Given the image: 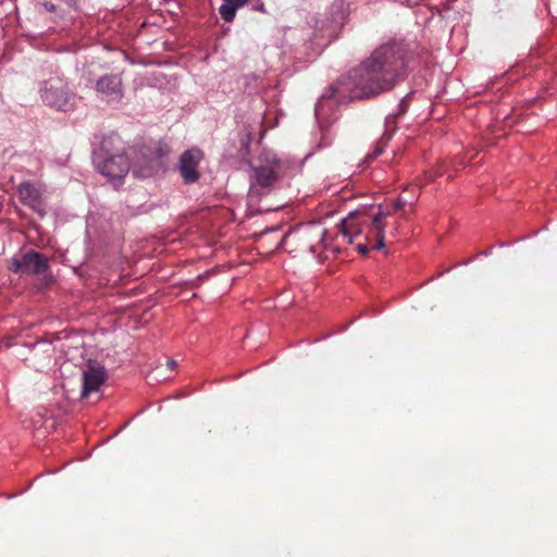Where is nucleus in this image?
I'll use <instances>...</instances> for the list:
<instances>
[{"mask_svg":"<svg viewBox=\"0 0 557 557\" xmlns=\"http://www.w3.org/2000/svg\"><path fill=\"white\" fill-rule=\"evenodd\" d=\"M407 65L408 50L405 45H381L342 78L336 90L348 92L350 99L377 96L389 91L405 78Z\"/></svg>","mask_w":557,"mask_h":557,"instance_id":"f257e3e1","label":"nucleus"},{"mask_svg":"<svg viewBox=\"0 0 557 557\" xmlns=\"http://www.w3.org/2000/svg\"><path fill=\"white\" fill-rule=\"evenodd\" d=\"M389 212L381 208L376 212H354L344 219L339 225L338 235L348 244H356L361 255H367L369 247L380 250L384 247L385 219Z\"/></svg>","mask_w":557,"mask_h":557,"instance_id":"f03ea898","label":"nucleus"},{"mask_svg":"<svg viewBox=\"0 0 557 557\" xmlns=\"http://www.w3.org/2000/svg\"><path fill=\"white\" fill-rule=\"evenodd\" d=\"M285 170V162L275 154L267 153L259 160V164L251 168L249 201L257 202L269 195L277 185Z\"/></svg>","mask_w":557,"mask_h":557,"instance_id":"7ed1b4c3","label":"nucleus"},{"mask_svg":"<svg viewBox=\"0 0 557 557\" xmlns=\"http://www.w3.org/2000/svg\"><path fill=\"white\" fill-rule=\"evenodd\" d=\"M73 97L62 77L51 76L44 82L41 99L47 106L58 110H66Z\"/></svg>","mask_w":557,"mask_h":557,"instance_id":"20e7f679","label":"nucleus"},{"mask_svg":"<svg viewBox=\"0 0 557 557\" xmlns=\"http://www.w3.org/2000/svg\"><path fill=\"white\" fill-rule=\"evenodd\" d=\"M202 159L203 152L198 148L188 149L181 154L177 170L185 184H194L199 181V165Z\"/></svg>","mask_w":557,"mask_h":557,"instance_id":"39448f33","label":"nucleus"},{"mask_svg":"<svg viewBox=\"0 0 557 557\" xmlns=\"http://www.w3.org/2000/svg\"><path fill=\"white\" fill-rule=\"evenodd\" d=\"M11 271L21 275L41 274L48 269V259L34 250L24 253L21 258H14Z\"/></svg>","mask_w":557,"mask_h":557,"instance_id":"423d86ee","label":"nucleus"},{"mask_svg":"<svg viewBox=\"0 0 557 557\" xmlns=\"http://www.w3.org/2000/svg\"><path fill=\"white\" fill-rule=\"evenodd\" d=\"M97 96L107 102L120 101L123 98V79L119 74H106L96 81Z\"/></svg>","mask_w":557,"mask_h":557,"instance_id":"0eeeda50","label":"nucleus"},{"mask_svg":"<svg viewBox=\"0 0 557 557\" xmlns=\"http://www.w3.org/2000/svg\"><path fill=\"white\" fill-rule=\"evenodd\" d=\"M107 380V372L103 366L97 361L89 360L83 372L82 397H87L90 393L97 392Z\"/></svg>","mask_w":557,"mask_h":557,"instance_id":"6e6552de","label":"nucleus"},{"mask_svg":"<svg viewBox=\"0 0 557 557\" xmlns=\"http://www.w3.org/2000/svg\"><path fill=\"white\" fill-rule=\"evenodd\" d=\"M98 169L103 176L120 181L129 171V160L124 153L114 154L99 163Z\"/></svg>","mask_w":557,"mask_h":557,"instance_id":"1a4fd4ad","label":"nucleus"},{"mask_svg":"<svg viewBox=\"0 0 557 557\" xmlns=\"http://www.w3.org/2000/svg\"><path fill=\"white\" fill-rule=\"evenodd\" d=\"M18 194L21 201L30 207L34 211L38 212L41 216L45 215V208L42 195L38 187L29 182L21 183L18 186Z\"/></svg>","mask_w":557,"mask_h":557,"instance_id":"9d476101","label":"nucleus"},{"mask_svg":"<svg viewBox=\"0 0 557 557\" xmlns=\"http://www.w3.org/2000/svg\"><path fill=\"white\" fill-rule=\"evenodd\" d=\"M244 5H237L235 2H225L219 9L221 17L225 22H232L235 18L236 10L243 8Z\"/></svg>","mask_w":557,"mask_h":557,"instance_id":"9b49d317","label":"nucleus"},{"mask_svg":"<svg viewBox=\"0 0 557 557\" xmlns=\"http://www.w3.org/2000/svg\"><path fill=\"white\" fill-rule=\"evenodd\" d=\"M385 147H386V141H385V140H383V139L379 140V141L376 143V145H375V148H374V150H373V153L368 154V158H369V159H374V158H376L377 156L382 154V153H383V151H384V149H385Z\"/></svg>","mask_w":557,"mask_h":557,"instance_id":"f8f14e48","label":"nucleus"},{"mask_svg":"<svg viewBox=\"0 0 557 557\" xmlns=\"http://www.w3.org/2000/svg\"><path fill=\"white\" fill-rule=\"evenodd\" d=\"M407 205V201L405 199H403L401 197H398L395 201H394V208L395 210H403L405 208V206Z\"/></svg>","mask_w":557,"mask_h":557,"instance_id":"ddd939ff","label":"nucleus"},{"mask_svg":"<svg viewBox=\"0 0 557 557\" xmlns=\"http://www.w3.org/2000/svg\"><path fill=\"white\" fill-rule=\"evenodd\" d=\"M331 97H333V94H331L330 96L323 95V96L321 97V99L319 100V102H318V104H317L315 110L318 111V110L322 107L323 101H324L326 98H331Z\"/></svg>","mask_w":557,"mask_h":557,"instance_id":"4468645a","label":"nucleus"},{"mask_svg":"<svg viewBox=\"0 0 557 557\" xmlns=\"http://www.w3.org/2000/svg\"><path fill=\"white\" fill-rule=\"evenodd\" d=\"M166 366H168L169 369L174 370L176 368V361L173 360V359H168L166 360Z\"/></svg>","mask_w":557,"mask_h":557,"instance_id":"2eb2a0df","label":"nucleus"},{"mask_svg":"<svg viewBox=\"0 0 557 557\" xmlns=\"http://www.w3.org/2000/svg\"><path fill=\"white\" fill-rule=\"evenodd\" d=\"M247 2L248 0H237V5H245Z\"/></svg>","mask_w":557,"mask_h":557,"instance_id":"dca6fc26","label":"nucleus"},{"mask_svg":"<svg viewBox=\"0 0 557 557\" xmlns=\"http://www.w3.org/2000/svg\"><path fill=\"white\" fill-rule=\"evenodd\" d=\"M224 2H235L237 3V0H223Z\"/></svg>","mask_w":557,"mask_h":557,"instance_id":"f3484780","label":"nucleus"}]
</instances>
